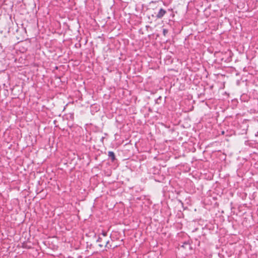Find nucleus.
I'll return each mask as SVG.
<instances>
[{
	"label": "nucleus",
	"mask_w": 258,
	"mask_h": 258,
	"mask_svg": "<svg viewBox=\"0 0 258 258\" xmlns=\"http://www.w3.org/2000/svg\"><path fill=\"white\" fill-rule=\"evenodd\" d=\"M166 12L163 9H160L156 17L157 18H161L165 14Z\"/></svg>",
	"instance_id": "f257e3e1"
},
{
	"label": "nucleus",
	"mask_w": 258,
	"mask_h": 258,
	"mask_svg": "<svg viewBox=\"0 0 258 258\" xmlns=\"http://www.w3.org/2000/svg\"><path fill=\"white\" fill-rule=\"evenodd\" d=\"M109 243V241L108 240H104V241H103L101 244H99V246L100 247H103V246H105V247H109V246H108V244Z\"/></svg>",
	"instance_id": "f03ea898"
},
{
	"label": "nucleus",
	"mask_w": 258,
	"mask_h": 258,
	"mask_svg": "<svg viewBox=\"0 0 258 258\" xmlns=\"http://www.w3.org/2000/svg\"><path fill=\"white\" fill-rule=\"evenodd\" d=\"M108 155L109 157H111L112 158V159H114V154L113 152H108Z\"/></svg>",
	"instance_id": "7ed1b4c3"
},
{
	"label": "nucleus",
	"mask_w": 258,
	"mask_h": 258,
	"mask_svg": "<svg viewBox=\"0 0 258 258\" xmlns=\"http://www.w3.org/2000/svg\"><path fill=\"white\" fill-rule=\"evenodd\" d=\"M103 240V238L102 237H99L98 241H99L100 240H101V241H102Z\"/></svg>",
	"instance_id": "20e7f679"
},
{
	"label": "nucleus",
	"mask_w": 258,
	"mask_h": 258,
	"mask_svg": "<svg viewBox=\"0 0 258 258\" xmlns=\"http://www.w3.org/2000/svg\"><path fill=\"white\" fill-rule=\"evenodd\" d=\"M102 236H103V238H104L106 236V234L105 233H103Z\"/></svg>",
	"instance_id": "39448f33"
}]
</instances>
